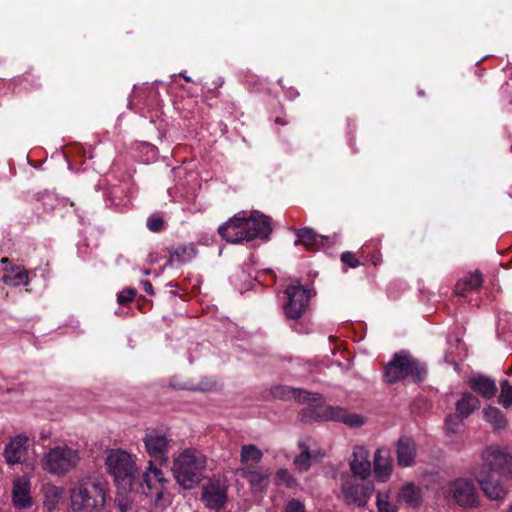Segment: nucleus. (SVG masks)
<instances>
[{"label":"nucleus","mask_w":512,"mask_h":512,"mask_svg":"<svg viewBox=\"0 0 512 512\" xmlns=\"http://www.w3.org/2000/svg\"><path fill=\"white\" fill-rule=\"evenodd\" d=\"M373 485L359 484L351 477L345 479L342 484V494L347 504H354L363 507L367 504L373 493Z\"/></svg>","instance_id":"nucleus-12"},{"label":"nucleus","mask_w":512,"mask_h":512,"mask_svg":"<svg viewBox=\"0 0 512 512\" xmlns=\"http://www.w3.org/2000/svg\"><path fill=\"white\" fill-rule=\"evenodd\" d=\"M11 501L16 509H29L34 501L31 492V481L26 476H20L13 480Z\"/></svg>","instance_id":"nucleus-15"},{"label":"nucleus","mask_w":512,"mask_h":512,"mask_svg":"<svg viewBox=\"0 0 512 512\" xmlns=\"http://www.w3.org/2000/svg\"><path fill=\"white\" fill-rule=\"evenodd\" d=\"M27 440L26 436L17 435L8 442L3 453L8 464L15 465L24 460L27 452Z\"/></svg>","instance_id":"nucleus-21"},{"label":"nucleus","mask_w":512,"mask_h":512,"mask_svg":"<svg viewBox=\"0 0 512 512\" xmlns=\"http://www.w3.org/2000/svg\"><path fill=\"white\" fill-rule=\"evenodd\" d=\"M208 459L201 451L187 448L174 460L172 473L175 481L183 489L191 490L198 486L206 476Z\"/></svg>","instance_id":"nucleus-1"},{"label":"nucleus","mask_w":512,"mask_h":512,"mask_svg":"<svg viewBox=\"0 0 512 512\" xmlns=\"http://www.w3.org/2000/svg\"><path fill=\"white\" fill-rule=\"evenodd\" d=\"M246 225H248L246 222V212H238L219 226L218 233L224 240L230 243L247 241Z\"/></svg>","instance_id":"nucleus-11"},{"label":"nucleus","mask_w":512,"mask_h":512,"mask_svg":"<svg viewBox=\"0 0 512 512\" xmlns=\"http://www.w3.org/2000/svg\"><path fill=\"white\" fill-rule=\"evenodd\" d=\"M276 123L284 124V122H281V120L279 118L276 119Z\"/></svg>","instance_id":"nucleus-48"},{"label":"nucleus","mask_w":512,"mask_h":512,"mask_svg":"<svg viewBox=\"0 0 512 512\" xmlns=\"http://www.w3.org/2000/svg\"><path fill=\"white\" fill-rule=\"evenodd\" d=\"M105 483L96 477H85L76 481L69 490L70 507L73 512L101 510L106 501Z\"/></svg>","instance_id":"nucleus-2"},{"label":"nucleus","mask_w":512,"mask_h":512,"mask_svg":"<svg viewBox=\"0 0 512 512\" xmlns=\"http://www.w3.org/2000/svg\"><path fill=\"white\" fill-rule=\"evenodd\" d=\"M238 471L253 487H262L266 485L269 478V474L252 465L242 467Z\"/></svg>","instance_id":"nucleus-28"},{"label":"nucleus","mask_w":512,"mask_h":512,"mask_svg":"<svg viewBox=\"0 0 512 512\" xmlns=\"http://www.w3.org/2000/svg\"><path fill=\"white\" fill-rule=\"evenodd\" d=\"M446 429L449 433H456L459 423L453 419L452 416H448L445 420Z\"/></svg>","instance_id":"nucleus-43"},{"label":"nucleus","mask_w":512,"mask_h":512,"mask_svg":"<svg viewBox=\"0 0 512 512\" xmlns=\"http://www.w3.org/2000/svg\"><path fill=\"white\" fill-rule=\"evenodd\" d=\"M500 474L507 479H512V455L509 457Z\"/></svg>","instance_id":"nucleus-44"},{"label":"nucleus","mask_w":512,"mask_h":512,"mask_svg":"<svg viewBox=\"0 0 512 512\" xmlns=\"http://www.w3.org/2000/svg\"><path fill=\"white\" fill-rule=\"evenodd\" d=\"M108 472L114 477L117 489L127 490L136 483L137 466L133 456L121 449H112L106 457Z\"/></svg>","instance_id":"nucleus-4"},{"label":"nucleus","mask_w":512,"mask_h":512,"mask_svg":"<svg viewBox=\"0 0 512 512\" xmlns=\"http://www.w3.org/2000/svg\"><path fill=\"white\" fill-rule=\"evenodd\" d=\"M171 294H173L175 296V295H177V292L175 290H172Z\"/></svg>","instance_id":"nucleus-50"},{"label":"nucleus","mask_w":512,"mask_h":512,"mask_svg":"<svg viewBox=\"0 0 512 512\" xmlns=\"http://www.w3.org/2000/svg\"><path fill=\"white\" fill-rule=\"evenodd\" d=\"M479 399L470 392H464L461 398L455 403L456 416L460 419H466L475 410L479 409Z\"/></svg>","instance_id":"nucleus-26"},{"label":"nucleus","mask_w":512,"mask_h":512,"mask_svg":"<svg viewBox=\"0 0 512 512\" xmlns=\"http://www.w3.org/2000/svg\"><path fill=\"white\" fill-rule=\"evenodd\" d=\"M271 394L274 398L280 400H295L299 403H308L318 405L322 402V396L318 393H310L301 388H293L286 385H277L272 387Z\"/></svg>","instance_id":"nucleus-13"},{"label":"nucleus","mask_w":512,"mask_h":512,"mask_svg":"<svg viewBox=\"0 0 512 512\" xmlns=\"http://www.w3.org/2000/svg\"><path fill=\"white\" fill-rule=\"evenodd\" d=\"M351 471L361 479L367 478L371 473L369 451L364 446H355L350 461Z\"/></svg>","instance_id":"nucleus-20"},{"label":"nucleus","mask_w":512,"mask_h":512,"mask_svg":"<svg viewBox=\"0 0 512 512\" xmlns=\"http://www.w3.org/2000/svg\"><path fill=\"white\" fill-rule=\"evenodd\" d=\"M446 497L464 508H475L479 505L476 487L471 480L459 478L452 481L446 490Z\"/></svg>","instance_id":"nucleus-9"},{"label":"nucleus","mask_w":512,"mask_h":512,"mask_svg":"<svg viewBox=\"0 0 512 512\" xmlns=\"http://www.w3.org/2000/svg\"><path fill=\"white\" fill-rule=\"evenodd\" d=\"M136 296V290L132 288H126L118 293L117 295V301L120 305L126 306L130 302L133 301V299Z\"/></svg>","instance_id":"nucleus-39"},{"label":"nucleus","mask_w":512,"mask_h":512,"mask_svg":"<svg viewBox=\"0 0 512 512\" xmlns=\"http://www.w3.org/2000/svg\"><path fill=\"white\" fill-rule=\"evenodd\" d=\"M482 283V274L478 270H475L474 272H469L466 276L457 281L454 292L457 296L464 297L468 292L478 289Z\"/></svg>","instance_id":"nucleus-25"},{"label":"nucleus","mask_w":512,"mask_h":512,"mask_svg":"<svg viewBox=\"0 0 512 512\" xmlns=\"http://www.w3.org/2000/svg\"><path fill=\"white\" fill-rule=\"evenodd\" d=\"M340 259L350 268H357L362 264L360 260L355 256V254L350 251L343 252L340 256Z\"/></svg>","instance_id":"nucleus-40"},{"label":"nucleus","mask_w":512,"mask_h":512,"mask_svg":"<svg viewBox=\"0 0 512 512\" xmlns=\"http://www.w3.org/2000/svg\"><path fill=\"white\" fill-rule=\"evenodd\" d=\"M245 226L247 241L255 238L268 239L272 232L270 217L260 213L259 211L250 212L249 216L246 215Z\"/></svg>","instance_id":"nucleus-14"},{"label":"nucleus","mask_w":512,"mask_h":512,"mask_svg":"<svg viewBox=\"0 0 512 512\" xmlns=\"http://www.w3.org/2000/svg\"><path fill=\"white\" fill-rule=\"evenodd\" d=\"M2 281L8 286H27L29 284L28 272L24 268L12 267L10 273L3 275Z\"/></svg>","instance_id":"nucleus-32"},{"label":"nucleus","mask_w":512,"mask_h":512,"mask_svg":"<svg viewBox=\"0 0 512 512\" xmlns=\"http://www.w3.org/2000/svg\"><path fill=\"white\" fill-rule=\"evenodd\" d=\"M504 512H512V501L509 503L508 507L504 510Z\"/></svg>","instance_id":"nucleus-46"},{"label":"nucleus","mask_w":512,"mask_h":512,"mask_svg":"<svg viewBox=\"0 0 512 512\" xmlns=\"http://www.w3.org/2000/svg\"><path fill=\"white\" fill-rule=\"evenodd\" d=\"M142 286H143V289L145 290L146 293L150 294V295H153L154 294V291H153V287H152V284L147 281V280H143L141 282Z\"/></svg>","instance_id":"nucleus-45"},{"label":"nucleus","mask_w":512,"mask_h":512,"mask_svg":"<svg viewBox=\"0 0 512 512\" xmlns=\"http://www.w3.org/2000/svg\"><path fill=\"white\" fill-rule=\"evenodd\" d=\"M43 507L46 512H58L64 500L65 489L51 483L42 486Z\"/></svg>","instance_id":"nucleus-22"},{"label":"nucleus","mask_w":512,"mask_h":512,"mask_svg":"<svg viewBox=\"0 0 512 512\" xmlns=\"http://www.w3.org/2000/svg\"><path fill=\"white\" fill-rule=\"evenodd\" d=\"M276 483L292 488L296 485L295 478L286 469H280L276 473Z\"/></svg>","instance_id":"nucleus-38"},{"label":"nucleus","mask_w":512,"mask_h":512,"mask_svg":"<svg viewBox=\"0 0 512 512\" xmlns=\"http://www.w3.org/2000/svg\"><path fill=\"white\" fill-rule=\"evenodd\" d=\"M143 442L147 454L159 465L163 466L168 463V453L174 443L169 434L159 430H150L145 433Z\"/></svg>","instance_id":"nucleus-7"},{"label":"nucleus","mask_w":512,"mask_h":512,"mask_svg":"<svg viewBox=\"0 0 512 512\" xmlns=\"http://www.w3.org/2000/svg\"><path fill=\"white\" fill-rule=\"evenodd\" d=\"M469 387L481 397L490 399L496 395L497 387L493 379L485 376H475L468 380Z\"/></svg>","instance_id":"nucleus-24"},{"label":"nucleus","mask_w":512,"mask_h":512,"mask_svg":"<svg viewBox=\"0 0 512 512\" xmlns=\"http://www.w3.org/2000/svg\"><path fill=\"white\" fill-rule=\"evenodd\" d=\"M81 459L79 449L71 447L67 443H61L44 452L40 465L49 474L64 476L76 469Z\"/></svg>","instance_id":"nucleus-3"},{"label":"nucleus","mask_w":512,"mask_h":512,"mask_svg":"<svg viewBox=\"0 0 512 512\" xmlns=\"http://www.w3.org/2000/svg\"><path fill=\"white\" fill-rule=\"evenodd\" d=\"M1 263H3V264L9 263V259H8V258H6V257H5V258H2V259H1Z\"/></svg>","instance_id":"nucleus-47"},{"label":"nucleus","mask_w":512,"mask_h":512,"mask_svg":"<svg viewBox=\"0 0 512 512\" xmlns=\"http://www.w3.org/2000/svg\"><path fill=\"white\" fill-rule=\"evenodd\" d=\"M263 458V452L254 444L241 446L240 463L243 467L256 466Z\"/></svg>","instance_id":"nucleus-29"},{"label":"nucleus","mask_w":512,"mask_h":512,"mask_svg":"<svg viewBox=\"0 0 512 512\" xmlns=\"http://www.w3.org/2000/svg\"><path fill=\"white\" fill-rule=\"evenodd\" d=\"M373 468L375 477L379 481L386 482L390 478L393 470V460L388 447L383 446L375 451Z\"/></svg>","instance_id":"nucleus-18"},{"label":"nucleus","mask_w":512,"mask_h":512,"mask_svg":"<svg viewBox=\"0 0 512 512\" xmlns=\"http://www.w3.org/2000/svg\"><path fill=\"white\" fill-rule=\"evenodd\" d=\"M295 234L298 238L296 243L302 244L305 247L309 248L312 245L319 242V239H321V236L318 235L313 229L311 228H301L295 230Z\"/></svg>","instance_id":"nucleus-34"},{"label":"nucleus","mask_w":512,"mask_h":512,"mask_svg":"<svg viewBox=\"0 0 512 512\" xmlns=\"http://www.w3.org/2000/svg\"><path fill=\"white\" fill-rule=\"evenodd\" d=\"M299 447L301 449V453L294 459V464L298 470L307 471L311 465L312 455L305 443L299 442Z\"/></svg>","instance_id":"nucleus-35"},{"label":"nucleus","mask_w":512,"mask_h":512,"mask_svg":"<svg viewBox=\"0 0 512 512\" xmlns=\"http://www.w3.org/2000/svg\"><path fill=\"white\" fill-rule=\"evenodd\" d=\"M397 500L408 506L417 507L422 502V489L414 483L408 482L401 487Z\"/></svg>","instance_id":"nucleus-27"},{"label":"nucleus","mask_w":512,"mask_h":512,"mask_svg":"<svg viewBox=\"0 0 512 512\" xmlns=\"http://www.w3.org/2000/svg\"><path fill=\"white\" fill-rule=\"evenodd\" d=\"M476 479L489 500L503 502L506 499L509 490L499 479H493L489 475L480 473H476Z\"/></svg>","instance_id":"nucleus-17"},{"label":"nucleus","mask_w":512,"mask_h":512,"mask_svg":"<svg viewBox=\"0 0 512 512\" xmlns=\"http://www.w3.org/2000/svg\"><path fill=\"white\" fill-rule=\"evenodd\" d=\"M425 367L408 353H396L387 364L384 378L387 383H396L404 378L411 377L415 381H422L426 376Z\"/></svg>","instance_id":"nucleus-5"},{"label":"nucleus","mask_w":512,"mask_h":512,"mask_svg":"<svg viewBox=\"0 0 512 512\" xmlns=\"http://www.w3.org/2000/svg\"><path fill=\"white\" fill-rule=\"evenodd\" d=\"M500 388L501 391L498 397V402L505 409H508L512 406V386L508 380H502L500 383Z\"/></svg>","instance_id":"nucleus-36"},{"label":"nucleus","mask_w":512,"mask_h":512,"mask_svg":"<svg viewBox=\"0 0 512 512\" xmlns=\"http://www.w3.org/2000/svg\"><path fill=\"white\" fill-rule=\"evenodd\" d=\"M167 484L168 479L164 477L163 472L154 465L153 461H149L143 473L142 493L147 497H155L156 501H159L167 490Z\"/></svg>","instance_id":"nucleus-10"},{"label":"nucleus","mask_w":512,"mask_h":512,"mask_svg":"<svg viewBox=\"0 0 512 512\" xmlns=\"http://www.w3.org/2000/svg\"><path fill=\"white\" fill-rule=\"evenodd\" d=\"M319 418L328 421H340L350 427H360L364 424V418L355 413H349L339 406H327L320 410Z\"/></svg>","instance_id":"nucleus-16"},{"label":"nucleus","mask_w":512,"mask_h":512,"mask_svg":"<svg viewBox=\"0 0 512 512\" xmlns=\"http://www.w3.org/2000/svg\"><path fill=\"white\" fill-rule=\"evenodd\" d=\"M168 264L172 265L174 261L184 263L193 259L196 255V249L193 244L181 245L177 248L168 249Z\"/></svg>","instance_id":"nucleus-31"},{"label":"nucleus","mask_w":512,"mask_h":512,"mask_svg":"<svg viewBox=\"0 0 512 512\" xmlns=\"http://www.w3.org/2000/svg\"><path fill=\"white\" fill-rule=\"evenodd\" d=\"M510 195H511V197H512V193H511Z\"/></svg>","instance_id":"nucleus-51"},{"label":"nucleus","mask_w":512,"mask_h":512,"mask_svg":"<svg viewBox=\"0 0 512 512\" xmlns=\"http://www.w3.org/2000/svg\"><path fill=\"white\" fill-rule=\"evenodd\" d=\"M227 480L221 476H213L201 488L200 501L204 507L216 512L225 508L228 501Z\"/></svg>","instance_id":"nucleus-6"},{"label":"nucleus","mask_w":512,"mask_h":512,"mask_svg":"<svg viewBox=\"0 0 512 512\" xmlns=\"http://www.w3.org/2000/svg\"><path fill=\"white\" fill-rule=\"evenodd\" d=\"M286 512H306L305 506L297 499H292L286 504Z\"/></svg>","instance_id":"nucleus-42"},{"label":"nucleus","mask_w":512,"mask_h":512,"mask_svg":"<svg viewBox=\"0 0 512 512\" xmlns=\"http://www.w3.org/2000/svg\"><path fill=\"white\" fill-rule=\"evenodd\" d=\"M484 419L490 423L494 429L503 430L507 427V419L502 411L496 407H488L483 411Z\"/></svg>","instance_id":"nucleus-33"},{"label":"nucleus","mask_w":512,"mask_h":512,"mask_svg":"<svg viewBox=\"0 0 512 512\" xmlns=\"http://www.w3.org/2000/svg\"><path fill=\"white\" fill-rule=\"evenodd\" d=\"M511 455L498 446L487 447L482 452V460L491 472L501 473Z\"/></svg>","instance_id":"nucleus-23"},{"label":"nucleus","mask_w":512,"mask_h":512,"mask_svg":"<svg viewBox=\"0 0 512 512\" xmlns=\"http://www.w3.org/2000/svg\"><path fill=\"white\" fill-rule=\"evenodd\" d=\"M147 227L152 232H159L164 228V221L160 216L152 215L147 219Z\"/></svg>","instance_id":"nucleus-41"},{"label":"nucleus","mask_w":512,"mask_h":512,"mask_svg":"<svg viewBox=\"0 0 512 512\" xmlns=\"http://www.w3.org/2000/svg\"><path fill=\"white\" fill-rule=\"evenodd\" d=\"M287 302L283 306L286 318L300 319L307 311L311 292L302 285H288L284 291Z\"/></svg>","instance_id":"nucleus-8"},{"label":"nucleus","mask_w":512,"mask_h":512,"mask_svg":"<svg viewBox=\"0 0 512 512\" xmlns=\"http://www.w3.org/2000/svg\"><path fill=\"white\" fill-rule=\"evenodd\" d=\"M135 498L136 492H134L133 487H128L126 491L118 489L115 497V506L118 512L133 511Z\"/></svg>","instance_id":"nucleus-30"},{"label":"nucleus","mask_w":512,"mask_h":512,"mask_svg":"<svg viewBox=\"0 0 512 512\" xmlns=\"http://www.w3.org/2000/svg\"><path fill=\"white\" fill-rule=\"evenodd\" d=\"M377 508L379 512H397L395 505L390 503L389 501V493L388 492H378L377 493Z\"/></svg>","instance_id":"nucleus-37"},{"label":"nucleus","mask_w":512,"mask_h":512,"mask_svg":"<svg viewBox=\"0 0 512 512\" xmlns=\"http://www.w3.org/2000/svg\"><path fill=\"white\" fill-rule=\"evenodd\" d=\"M184 79L187 81V82H190L191 79L189 77H184Z\"/></svg>","instance_id":"nucleus-49"},{"label":"nucleus","mask_w":512,"mask_h":512,"mask_svg":"<svg viewBox=\"0 0 512 512\" xmlns=\"http://www.w3.org/2000/svg\"><path fill=\"white\" fill-rule=\"evenodd\" d=\"M395 448L397 463L400 467H411L415 464L417 448L415 441L411 437H399Z\"/></svg>","instance_id":"nucleus-19"}]
</instances>
